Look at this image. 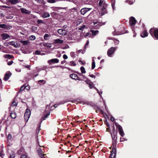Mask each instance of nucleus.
I'll return each instance as SVG.
<instances>
[{
	"instance_id": "obj_19",
	"label": "nucleus",
	"mask_w": 158,
	"mask_h": 158,
	"mask_svg": "<svg viewBox=\"0 0 158 158\" xmlns=\"http://www.w3.org/2000/svg\"><path fill=\"white\" fill-rule=\"evenodd\" d=\"M1 36L3 40H6L10 37V36L8 35L5 33L2 34Z\"/></svg>"
},
{
	"instance_id": "obj_52",
	"label": "nucleus",
	"mask_w": 158,
	"mask_h": 158,
	"mask_svg": "<svg viewBox=\"0 0 158 158\" xmlns=\"http://www.w3.org/2000/svg\"><path fill=\"white\" fill-rule=\"evenodd\" d=\"M37 22L38 24H40V23H43V21L42 20H38L37 21Z\"/></svg>"
},
{
	"instance_id": "obj_62",
	"label": "nucleus",
	"mask_w": 158,
	"mask_h": 158,
	"mask_svg": "<svg viewBox=\"0 0 158 158\" xmlns=\"http://www.w3.org/2000/svg\"><path fill=\"white\" fill-rule=\"evenodd\" d=\"M11 137V135L10 134H9L7 137V139H10Z\"/></svg>"
},
{
	"instance_id": "obj_16",
	"label": "nucleus",
	"mask_w": 158,
	"mask_h": 158,
	"mask_svg": "<svg viewBox=\"0 0 158 158\" xmlns=\"http://www.w3.org/2000/svg\"><path fill=\"white\" fill-rule=\"evenodd\" d=\"M148 33L145 30L143 31L140 34V36L143 38L146 37L148 36Z\"/></svg>"
},
{
	"instance_id": "obj_6",
	"label": "nucleus",
	"mask_w": 158,
	"mask_h": 158,
	"mask_svg": "<svg viewBox=\"0 0 158 158\" xmlns=\"http://www.w3.org/2000/svg\"><path fill=\"white\" fill-rule=\"evenodd\" d=\"M43 151L44 148H41L39 147L38 148L37 152L40 156L41 158H45V156H46L45 155L43 154V152H44Z\"/></svg>"
},
{
	"instance_id": "obj_12",
	"label": "nucleus",
	"mask_w": 158,
	"mask_h": 158,
	"mask_svg": "<svg viewBox=\"0 0 158 158\" xmlns=\"http://www.w3.org/2000/svg\"><path fill=\"white\" fill-rule=\"evenodd\" d=\"M48 63L50 64H51L53 62L54 63H57L59 62V60L57 59H53L50 60H49L48 61Z\"/></svg>"
},
{
	"instance_id": "obj_41",
	"label": "nucleus",
	"mask_w": 158,
	"mask_h": 158,
	"mask_svg": "<svg viewBox=\"0 0 158 158\" xmlns=\"http://www.w3.org/2000/svg\"><path fill=\"white\" fill-rule=\"evenodd\" d=\"M104 1V0H100L99 3V6H101L102 5V6Z\"/></svg>"
},
{
	"instance_id": "obj_25",
	"label": "nucleus",
	"mask_w": 158,
	"mask_h": 158,
	"mask_svg": "<svg viewBox=\"0 0 158 158\" xmlns=\"http://www.w3.org/2000/svg\"><path fill=\"white\" fill-rule=\"evenodd\" d=\"M90 31L92 32V35H96L99 32L98 30H91Z\"/></svg>"
},
{
	"instance_id": "obj_3",
	"label": "nucleus",
	"mask_w": 158,
	"mask_h": 158,
	"mask_svg": "<svg viewBox=\"0 0 158 158\" xmlns=\"http://www.w3.org/2000/svg\"><path fill=\"white\" fill-rule=\"evenodd\" d=\"M70 14L71 18H73L77 16L78 14L77 9L76 7H74L70 9Z\"/></svg>"
},
{
	"instance_id": "obj_59",
	"label": "nucleus",
	"mask_w": 158,
	"mask_h": 158,
	"mask_svg": "<svg viewBox=\"0 0 158 158\" xmlns=\"http://www.w3.org/2000/svg\"><path fill=\"white\" fill-rule=\"evenodd\" d=\"M78 61H79V62L81 63V64H82V65H84L85 64V62L83 63V61H82V60H78Z\"/></svg>"
},
{
	"instance_id": "obj_36",
	"label": "nucleus",
	"mask_w": 158,
	"mask_h": 158,
	"mask_svg": "<svg viewBox=\"0 0 158 158\" xmlns=\"http://www.w3.org/2000/svg\"><path fill=\"white\" fill-rule=\"evenodd\" d=\"M4 57L6 58L10 59L12 58V56L9 54H6L4 55Z\"/></svg>"
},
{
	"instance_id": "obj_8",
	"label": "nucleus",
	"mask_w": 158,
	"mask_h": 158,
	"mask_svg": "<svg viewBox=\"0 0 158 158\" xmlns=\"http://www.w3.org/2000/svg\"><path fill=\"white\" fill-rule=\"evenodd\" d=\"M91 9V8H84L81 9L80 10V12L81 15H84L88 11H89Z\"/></svg>"
},
{
	"instance_id": "obj_4",
	"label": "nucleus",
	"mask_w": 158,
	"mask_h": 158,
	"mask_svg": "<svg viewBox=\"0 0 158 158\" xmlns=\"http://www.w3.org/2000/svg\"><path fill=\"white\" fill-rule=\"evenodd\" d=\"M31 114V112L30 110L29 109H27L24 115V119L26 122L28 121L30 117Z\"/></svg>"
},
{
	"instance_id": "obj_49",
	"label": "nucleus",
	"mask_w": 158,
	"mask_h": 158,
	"mask_svg": "<svg viewBox=\"0 0 158 158\" xmlns=\"http://www.w3.org/2000/svg\"><path fill=\"white\" fill-rule=\"evenodd\" d=\"M70 55L73 58L75 57V54L74 52H72L70 53Z\"/></svg>"
},
{
	"instance_id": "obj_28",
	"label": "nucleus",
	"mask_w": 158,
	"mask_h": 158,
	"mask_svg": "<svg viewBox=\"0 0 158 158\" xmlns=\"http://www.w3.org/2000/svg\"><path fill=\"white\" fill-rule=\"evenodd\" d=\"M107 4L104 1V2L103 3V5H102V11H103L105 9H106V8L107 6Z\"/></svg>"
},
{
	"instance_id": "obj_2",
	"label": "nucleus",
	"mask_w": 158,
	"mask_h": 158,
	"mask_svg": "<svg viewBox=\"0 0 158 158\" xmlns=\"http://www.w3.org/2000/svg\"><path fill=\"white\" fill-rule=\"evenodd\" d=\"M114 124L118 129L119 134L122 137H123L125 135V134L121 126L115 122L114 123Z\"/></svg>"
},
{
	"instance_id": "obj_7",
	"label": "nucleus",
	"mask_w": 158,
	"mask_h": 158,
	"mask_svg": "<svg viewBox=\"0 0 158 158\" xmlns=\"http://www.w3.org/2000/svg\"><path fill=\"white\" fill-rule=\"evenodd\" d=\"M136 22V20L135 18L132 16L130 18L129 23L131 26H134Z\"/></svg>"
},
{
	"instance_id": "obj_54",
	"label": "nucleus",
	"mask_w": 158,
	"mask_h": 158,
	"mask_svg": "<svg viewBox=\"0 0 158 158\" xmlns=\"http://www.w3.org/2000/svg\"><path fill=\"white\" fill-rule=\"evenodd\" d=\"M40 51H38V50H36L35 52V54L36 55H40Z\"/></svg>"
},
{
	"instance_id": "obj_63",
	"label": "nucleus",
	"mask_w": 158,
	"mask_h": 158,
	"mask_svg": "<svg viewBox=\"0 0 158 158\" xmlns=\"http://www.w3.org/2000/svg\"><path fill=\"white\" fill-rule=\"evenodd\" d=\"M63 58L65 59H67L68 58V56H67L65 54H64L63 56Z\"/></svg>"
},
{
	"instance_id": "obj_56",
	"label": "nucleus",
	"mask_w": 158,
	"mask_h": 158,
	"mask_svg": "<svg viewBox=\"0 0 158 158\" xmlns=\"http://www.w3.org/2000/svg\"><path fill=\"white\" fill-rule=\"evenodd\" d=\"M20 158H28V157L25 155H23L21 156Z\"/></svg>"
},
{
	"instance_id": "obj_42",
	"label": "nucleus",
	"mask_w": 158,
	"mask_h": 158,
	"mask_svg": "<svg viewBox=\"0 0 158 158\" xmlns=\"http://www.w3.org/2000/svg\"><path fill=\"white\" fill-rule=\"evenodd\" d=\"M10 116L13 118H16V115L15 113H11L10 114Z\"/></svg>"
},
{
	"instance_id": "obj_64",
	"label": "nucleus",
	"mask_w": 158,
	"mask_h": 158,
	"mask_svg": "<svg viewBox=\"0 0 158 158\" xmlns=\"http://www.w3.org/2000/svg\"><path fill=\"white\" fill-rule=\"evenodd\" d=\"M13 63V61H9V62H8V63H7V64L8 65H10L12 64Z\"/></svg>"
},
{
	"instance_id": "obj_43",
	"label": "nucleus",
	"mask_w": 158,
	"mask_h": 158,
	"mask_svg": "<svg viewBox=\"0 0 158 158\" xmlns=\"http://www.w3.org/2000/svg\"><path fill=\"white\" fill-rule=\"evenodd\" d=\"M88 85L90 89H92L93 88V84L92 82L91 81L90 82H89Z\"/></svg>"
},
{
	"instance_id": "obj_33",
	"label": "nucleus",
	"mask_w": 158,
	"mask_h": 158,
	"mask_svg": "<svg viewBox=\"0 0 158 158\" xmlns=\"http://www.w3.org/2000/svg\"><path fill=\"white\" fill-rule=\"evenodd\" d=\"M7 25L5 24H0V27L3 28H8V27Z\"/></svg>"
},
{
	"instance_id": "obj_46",
	"label": "nucleus",
	"mask_w": 158,
	"mask_h": 158,
	"mask_svg": "<svg viewBox=\"0 0 158 158\" xmlns=\"http://www.w3.org/2000/svg\"><path fill=\"white\" fill-rule=\"evenodd\" d=\"M49 36V35L48 34H46L44 36V38L45 40H48V37Z\"/></svg>"
},
{
	"instance_id": "obj_5",
	"label": "nucleus",
	"mask_w": 158,
	"mask_h": 158,
	"mask_svg": "<svg viewBox=\"0 0 158 158\" xmlns=\"http://www.w3.org/2000/svg\"><path fill=\"white\" fill-rule=\"evenodd\" d=\"M117 48V47H112L109 49L107 52V54L108 56L111 57V56Z\"/></svg>"
},
{
	"instance_id": "obj_10",
	"label": "nucleus",
	"mask_w": 158,
	"mask_h": 158,
	"mask_svg": "<svg viewBox=\"0 0 158 158\" xmlns=\"http://www.w3.org/2000/svg\"><path fill=\"white\" fill-rule=\"evenodd\" d=\"M58 32L60 35H64L66 33V31L63 29H59L58 30Z\"/></svg>"
},
{
	"instance_id": "obj_39",
	"label": "nucleus",
	"mask_w": 158,
	"mask_h": 158,
	"mask_svg": "<svg viewBox=\"0 0 158 158\" xmlns=\"http://www.w3.org/2000/svg\"><path fill=\"white\" fill-rule=\"evenodd\" d=\"M44 46L48 48H50L52 47V44L50 43H45L44 44Z\"/></svg>"
},
{
	"instance_id": "obj_34",
	"label": "nucleus",
	"mask_w": 158,
	"mask_h": 158,
	"mask_svg": "<svg viewBox=\"0 0 158 158\" xmlns=\"http://www.w3.org/2000/svg\"><path fill=\"white\" fill-rule=\"evenodd\" d=\"M80 69L82 73H86L85 69L83 66H81L80 68Z\"/></svg>"
},
{
	"instance_id": "obj_9",
	"label": "nucleus",
	"mask_w": 158,
	"mask_h": 158,
	"mask_svg": "<svg viewBox=\"0 0 158 158\" xmlns=\"http://www.w3.org/2000/svg\"><path fill=\"white\" fill-rule=\"evenodd\" d=\"M70 77H71L72 79H73L75 80H81L80 78L78 77L77 75L75 74H70Z\"/></svg>"
},
{
	"instance_id": "obj_37",
	"label": "nucleus",
	"mask_w": 158,
	"mask_h": 158,
	"mask_svg": "<svg viewBox=\"0 0 158 158\" xmlns=\"http://www.w3.org/2000/svg\"><path fill=\"white\" fill-rule=\"evenodd\" d=\"M106 125L107 127V128H106V131H107L108 132L111 131L110 130V126L109 123L108 122H107Z\"/></svg>"
},
{
	"instance_id": "obj_15",
	"label": "nucleus",
	"mask_w": 158,
	"mask_h": 158,
	"mask_svg": "<svg viewBox=\"0 0 158 158\" xmlns=\"http://www.w3.org/2000/svg\"><path fill=\"white\" fill-rule=\"evenodd\" d=\"M93 107L97 113H98L99 111L101 112H102V110L98 106L94 105L93 106Z\"/></svg>"
},
{
	"instance_id": "obj_57",
	"label": "nucleus",
	"mask_w": 158,
	"mask_h": 158,
	"mask_svg": "<svg viewBox=\"0 0 158 158\" xmlns=\"http://www.w3.org/2000/svg\"><path fill=\"white\" fill-rule=\"evenodd\" d=\"M3 151H1L0 153V156L2 158L3 157Z\"/></svg>"
},
{
	"instance_id": "obj_40",
	"label": "nucleus",
	"mask_w": 158,
	"mask_h": 158,
	"mask_svg": "<svg viewBox=\"0 0 158 158\" xmlns=\"http://www.w3.org/2000/svg\"><path fill=\"white\" fill-rule=\"evenodd\" d=\"M15 157L14 152L13 151H11L10 157V158H14Z\"/></svg>"
},
{
	"instance_id": "obj_26",
	"label": "nucleus",
	"mask_w": 158,
	"mask_h": 158,
	"mask_svg": "<svg viewBox=\"0 0 158 158\" xmlns=\"http://www.w3.org/2000/svg\"><path fill=\"white\" fill-rule=\"evenodd\" d=\"M117 134V130H115V127L114 125H113V127L112 132V133H111V134H112V135Z\"/></svg>"
},
{
	"instance_id": "obj_22",
	"label": "nucleus",
	"mask_w": 158,
	"mask_h": 158,
	"mask_svg": "<svg viewBox=\"0 0 158 158\" xmlns=\"http://www.w3.org/2000/svg\"><path fill=\"white\" fill-rule=\"evenodd\" d=\"M20 42L23 44L24 45H27L29 43L28 40H21Z\"/></svg>"
},
{
	"instance_id": "obj_20",
	"label": "nucleus",
	"mask_w": 158,
	"mask_h": 158,
	"mask_svg": "<svg viewBox=\"0 0 158 158\" xmlns=\"http://www.w3.org/2000/svg\"><path fill=\"white\" fill-rule=\"evenodd\" d=\"M54 42L55 44H61L63 43V41L59 39H57L54 40Z\"/></svg>"
},
{
	"instance_id": "obj_29",
	"label": "nucleus",
	"mask_w": 158,
	"mask_h": 158,
	"mask_svg": "<svg viewBox=\"0 0 158 158\" xmlns=\"http://www.w3.org/2000/svg\"><path fill=\"white\" fill-rule=\"evenodd\" d=\"M117 141H112V149H116Z\"/></svg>"
},
{
	"instance_id": "obj_14",
	"label": "nucleus",
	"mask_w": 158,
	"mask_h": 158,
	"mask_svg": "<svg viewBox=\"0 0 158 158\" xmlns=\"http://www.w3.org/2000/svg\"><path fill=\"white\" fill-rule=\"evenodd\" d=\"M20 10L22 13L26 14H30L31 12L30 11L24 8H20Z\"/></svg>"
},
{
	"instance_id": "obj_21",
	"label": "nucleus",
	"mask_w": 158,
	"mask_h": 158,
	"mask_svg": "<svg viewBox=\"0 0 158 158\" xmlns=\"http://www.w3.org/2000/svg\"><path fill=\"white\" fill-rule=\"evenodd\" d=\"M112 139V141H117V134L111 135Z\"/></svg>"
},
{
	"instance_id": "obj_11",
	"label": "nucleus",
	"mask_w": 158,
	"mask_h": 158,
	"mask_svg": "<svg viewBox=\"0 0 158 158\" xmlns=\"http://www.w3.org/2000/svg\"><path fill=\"white\" fill-rule=\"evenodd\" d=\"M11 75V74L9 72H7L5 75L4 77V80L5 81H7L9 78V77Z\"/></svg>"
},
{
	"instance_id": "obj_38",
	"label": "nucleus",
	"mask_w": 158,
	"mask_h": 158,
	"mask_svg": "<svg viewBox=\"0 0 158 158\" xmlns=\"http://www.w3.org/2000/svg\"><path fill=\"white\" fill-rule=\"evenodd\" d=\"M9 44L10 45L14 46L15 47L16 46L15 42V41H10L9 42Z\"/></svg>"
},
{
	"instance_id": "obj_17",
	"label": "nucleus",
	"mask_w": 158,
	"mask_h": 158,
	"mask_svg": "<svg viewBox=\"0 0 158 158\" xmlns=\"http://www.w3.org/2000/svg\"><path fill=\"white\" fill-rule=\"evenodd\" d=\"M50 15L49 13L45 12H43L42 17L44 18H47L50 17Z\"/></svg>"
},
{
	"instance_id": "obj_18",
	"label": "nucleus",
	"mask_w": 158,
	"mask_h": 158,
	"mask_svg": "<svg viewBox=\"0 0 158 158\" xmlns=\"http://www.w3.org/2000/svg\"><path fill=\"white\" fill-rule=\"evenodd\" d=\"M116 149L114 148L112 149V150L110 152L111 153L110 156H111L112 157H114L116 155Z\"/></svg>"
},
{
	"instance_id": "obj_31",
	"label": "nucleus",
	"mask_w": 158,
	"mask_h": 158,
	"mask_svg": "<svg viewBox=\"0 0 158 158\" xmlns=\"http://www.w3.org/2000/svg\"><path fill=\"white\" fill-rule=\"evenodd\" d=\"M95 67V62L94 59H93L92 60V67L91 68L92 69H94Z\"/></svg>"
},
{
	"instance_id": "obj_55",
	"label": "nucleus",
	"mask_w": 158,
	"mask_h": 158,
	"mask_svg": "<svg viewBox=\"0 0 158 158\" xmlns=\"http://www.w3.org/2000/svg\"><path fill=\"white\" fill-rule=\"evenodd\" d=\"M102 11V15H104L105 14H106L107 12V11L105 9Z\"/></svg>"
},
{
	"instance_id": "obj_44",
	"label": "nucleus",
	"mask_w": 158,
	"mask_h": 158,
	"mask_svg": "<svg viewBox=\"0 0 158 158\" xmlns=\"http://www.w3.org/2000/svg\"><path fill=\"white\" fill-rule=\"evenodd\" d=\"M86 26L85 25H83L81 27L78 28V30L81 31H83V30L85 28Z\"/></svg>"
},
{
	"instance_id": "obj_27",
	"label": "nucleus",
	"mask_w": 158,
	"mask_h": 158,
	"mask_svg": "<svg viewBox=\"0 0 158 158\" xmlns=\"http://www.w3.org/2000/svg\"><path fill=\"white\" fill-rule=\"evenodd\" d=\"M113 40L114 42V44L115 45H118L119 43V41L115 38H113L111 39Z\"/></svg>"
},
{
	"instance_id": "obj_13",
	"label": "nucleus",
	"mask_w": 158,
	"mask_h": 158,
	"mask_svg": "<svg viewBox=\"0 0 158 158\" xmlns=\"http://www.w3.org/2000/svg\"><path fill=\"white\" fill-rule=\"evenodd\" d=\"M83 22V20L81 19H78L76 22L74 23V25L76 26H77Z\"/></svg>"
},
{
	"instance_id": "obj_60",
	"label": "nucleus",
	"mask_w": 158,
	"mask_h": 158,
	"mask_svg": "<svg viewBox=\"0 0 158 158\" xmlns=\"http://www.w3.org/2000/svg\"><path fill=\"white\" fill-rule=\"evenodd\" d=\"M77 1V0H70V2H72L74 3H76Z\"/></svg>"
},
{
	"instance_id": "obj_47",
	"label": "nucleus",
	"mask_w": 158,
	"mask_h": 158,
	"mask_svg": "<svg viewBox=\"0 0 158 158\" xmlns=\"http://www.w3.org/2000/svg\"><path fill=\"white\" fill-rule=\"evenodd\" d=\"M70 65L71 66H75L76 65V64L75 62L73 61H72L70 62Z\"/></svg>"
},
{
	"instance_id": "obj_1",
	"label": "nucleus",
	"mask_w": 158,
	"mask_h": 158,
	"mask_svg": "<svg viewBox=\"0 0 158 158\" xmlns=\"http://www.w3.org/2000/svg\"><path fill=\"white\" fill-rule=\"evenodd\" d=\"M149 32L153 37L158 39V28H152L149 30Z\"/></svg>"
},
{
	"instance_id": "obj_24",
	"label": "nucleus",
	"mask_w": 158,
	"mask_h": 158,
	"mask_svg": "<svg viewBox=\"0 0 158 158\" xmlns=\"http://www.w3.org/2000/svg\"><path fill=\"white\" fill-rule=\"evenodd\" d=\"M115 0H111V6L113 10H115Z\"/></svg>"
},
{
	"instance_id": "obj_58",
	"label": "nucleus",
	"mask_w": 158,
	"mask_h": 158,
	"mask_svg": "<svg viewBox=\"0 0 158 158\" xmlns=\"http://www.w3.org/2000/svg\"><path fill=\"white\" fill-rule=\"evenodd\" d=\"M125 140V139L124 138H120V142H123Z\"/></svg>"
},
{
	"instance_id": "obj_51",
	"label": "nucleus",
	"mask_w": 158,
	"mask_h": 158,
	"mask_svg": "<svg viewBox=\"0 0 158 158\" xmlns=\"http://www.w3.org/2000/svg\"><path fill=\"white\" fill-rule=\"evenodd\" d=\"M17 104L16 102H14L12 104V106H17Z\"/></svg>"
},
{
	"instance_id": "obj_30",
	"label": "nucleus",
	"mask_w": 158,
	"mask_h": 158,
	"mask_svg": "<svg viewBox=\"0 0 158 158\" xmlns=\"http://www.w3.org/2000/svg\"><path fill=\"white\" fill-rule=\"evenodd\" d=\"M102 26V25L100 23L96 25H94L93 27V28L94 29H98L100 27Z\"/></svg>"
},
{
	"instance_id": "obj_23",
	"label": "nucleus",
	"mask_w": 158,
	"mask_h": 158,
	"mask_svg": "<svg viewBox=\"0 0 158 158\" xmlns=\"http://www.w3.org/2000/svg\"><path fill=\"white\" fill-rule=\"evenodd\" d=\"M12 4L15 5L18 3L19 2L18 0H8Z\"/></svg>"
},
{
	"instance_id": "obj_61",
	"label": "nucleus",
	"mask_w": 158,
	"mask_h": 158,
	"mask_svg": "<svg viewBox=\"0 0 158 158\" xmlns=\"http://www.w3.org/2000/svg\"><path fill=\"white\" fill-rule=\"evenodd\" d=\"M89 76L91 77H92V78H95L96 77L95 76L92 74H89Z\"/></svg>"
},
{
	"instance_id": "obj_48",
	"label": "nucleus",
	"mask_w": 158,
	"mask_h": 158,
	"mask_svg": "<svg viewBox=\"0 0 158 158\" xmlns=\"http://www.w3.org/2000/svg\"><path fill=\"white\" fill-rule=\"evenodd\" d=\"M50 114V112H48V114L45 115L44 117V120H45L46 118H47L48 116Z\"/></svg>"
},
{
	"instance_id": "obj_45",
	"label": "nucleus",
	"mask_w": 158,
	"mask_h": 158,
	"mask_svg": "<svg viewBox=\"0 0 158 158\" xmlns=\"http://www.w3.org/2000/svg\"><path fill=\"white\" fill-rule=\"evenodd\" d=\"M6 18L7 19H11L13 18V16H12V15H7L6 17Z\"/></svg>"
},
{
	"instance_id": "obj_50",
	"label": "nucleus",
	"mask_w": 158,
	"mask_h": 158,
	"mask_svg": "<svg viewBox=\"0 0 158 158\" xmlns=\"http://www.w3.org/2000/svg\"><path fill=\"white\" fill-rule=\"evenodd\" d=\"M56 1L55 0H48V2L50 3H55Z\"/></svg>"
},
{
	"instance_id": "obj_35",
	"label": "nucleus",
	"mask_w": 158,
	"mask_h": 158,
	"mask_svg": "<svg viewBox=\"0 0 158 158\" xmlns=\"http://www.w3.org/2000/svg\"><path fill=\"white\" fill-rule=\"evenodd\" d=\"M36 39V37L34 35H31L29 37V39L31 40H33Z\"/></svg>"
},
{
	"instance_id": "obj_32",
	"label": "nucleus",
	"mask_w": 158,
	"mask_h": 158,
	"mask_svg": "<svg viewBox=\"0 0 158 158\" xmlns=\"http://www.w3.org/2000/svg\"><path fill=\"white\" fill-rule=\"evenodd\" d=\"M26 88V85L25 84L23 85H22L21 87L20 90H19V92H21V91L25 89V88Z\"/></svg>"
},
{
	"instance_id": "obj_53",
	"label": "nucleus",
	"mask_w": 158,
	"mask_h": 158,
	"mask_svg": "<svg viewBox=\"0 0 158 158\" xmlns=\"http://www.w3.org/2000/svg\"><path fill=\"white\" fill-rule=\"evenodd\" d=\"M0 7L5 8H10V7H9L8 6H0Z\"/></svg>"
}]
</instances>
